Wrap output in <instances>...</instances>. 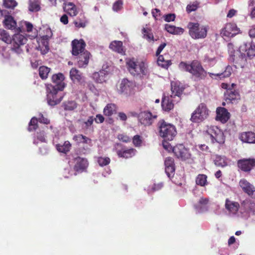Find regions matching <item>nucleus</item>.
Returning a JSON list of instances; mask_svg holds the SVG:
<instances>
[{
	"instance_id": "nucleus-1",
	"label": "nucleus",
	"mask_w": 255,
	"mask_h": 255,
	"mask_svg": "<svg viewBox=\"0 0 255 255\" xmlns=\"http://www.w3.org/2000/svg\"><path fill=\"white\" fill-rule=\"evenodd\" d=\"M179 67L181 70L189 73L194 80L197 81L204 80L207 74H209L211 78H216V77L220 79L228 77L233 71L232 67L229 65L222 73L217 74L208 73L203 68L200 61L197 60H194L190 62L182 61L179 63Z\"/></svg>"
},
{
	"instance_id": "nucleus-2",
	"label": "nucleus",
	"mask_w": 255,
	"mask_h": 255,
	"mask_svg": "<svg viewBox=\"0 0 255 255\" xmlns=\"http://www.w3.org/2000/svg\"><path fill=\"white\" fill-rule=\"evenodd\" d=\"M126 63L128 70L134 76L145 75L146 67L145 63L134 57L128 58L126 59Z\"/></svg>"
},
{
	"instance_id": "nucleus-3",
	"label": "nucleus",
	"mask_w": 255,
	"mask_h": 255,
	"mask_svg": "<svg viewBox=\"0 0 255 255\" xmlns=\"http://www.w3.org/2000/svg\"><path fill=\"white\" fill-rule=\"evenodd\" d=\"M159 135L165 140L171 141L177 134L175 127L164 120L159 121L157 124Z\"/></svg>"
},
{
	"instance_id": "nucleus-4",
	"label": "nucleus",
	"mask_w": 255,
	"mask_h": 255,
	"mask_svg": "<svg viewBox=\"0 0 255 255\" xmlns=\"http://www.w3.org/2000/svg\"><path fill=\"white\" fill-rule=\"evenodd\" d=\"M187 28L189 29V34L194 39H203L207 36V27L200 25L198 22H189Z\"/></svg>"
},
{
	"instance_id": "nucleus-5",
	"label": "nucleus",
	"mask_w": 255,
	"mask_h": 255,
	"mask_svg": "<svg viewBox=\"0 0 255 255\" xmlns=\"http://www.w3.org/2000/svg\"><path fill=\"white\" fill-rule=\"evenodd\" d=\"M59 90L55 89L52 84L47 85V100L48 105L54 106L59 104L62 100L64 95L59 92Z\"/></svg>"
},
{
	"instance_id": "nucleus-6",
	"label": "nucleus",
	"mask_w": 255,
	"mask_h": 255,
	"mask_svg": "<svg viewBox=\"0 0 255 255\" xmlns=\"http://www.w3.org/2000/svg\"><path fill=\"white\" fill-rule=\"evenodd\" d=\"M209 115V110L206 105L201 103L192 114L190 120L193 123H200L206 119Z\"/></svg>"
},
{
	"instance_id": "nucleus-7",
	"label": "nucleus",
	"mask_w": 255,
	"mask_h": 255,
	"mask_svg": "<svg viewBox=\"0 0 255 255\" xmlns=\"http://www.w3.org/2000/svg\"><path fill=\"white\" fill-rule=\"evenodd\" d=\"M134 87L135 84L134 82L125 78L122 80L117 87V90L119 94L129 96L134 94Z\"/></svg>"
},
{
	"instance_id": "nucleus-8",
	"label": "nucleus",
	"mask_w": 255,
	"mask_h": 255,
	"mask_svg": "<svg viewBox=\"0 0 255 255\" xmlns=\"http://www.w3.org/2000/svg\"><path fill=\"white\" fill-rule=\"evenodd\" d=\"M207 134L210 136L212 143L217 142L219 144H223L225 138L224 133L216 126H211L206 130Z\"/></svg>"
},
{
	"instance_id": "nucleus-9",
	"label": "nucleus",
	"mask_w": 255,
	"mask_h": 255,
	"mask_svg": "<svg viewBox=\"0 0 255 255\" xmlns=\"http://www.w3.org/2000/svg\"><path fill=\"white\" fill-rule=\"evenodd\" d=\"M27 40V38L24 35L15 34L11 39V41L9 42L11 44V50L17 54L21 53L22 52L21 46L24 45Z\"/></svg>"
},
{
	"instance_id": "nucleus-10",
	"label": "nucleus",
	"mask_w": 255,
	"mask_h": 255,
	"mask_svg": "<svg viewBox=\"0 0 255 255\" xmlns=\"http://www.w3.org/2000/svg\"><path fill=\"white\" fill-rule=\"evenodd\" d=\"M230 61L233 63L236 68H243L247 64V60L245 53L241 52L240 49L237 50L234 54H232L229 58Z\"/></svg>"
},
{
	"instance_id": "nucleus-11",
	"label": "nucleus",
	"mask_w": 255,
	"mask_h": 255,
	"mask_svg": "<svg viewBox=\"0 0 255 255\" xmlns=\"http://www.w3.org/2000/svg\"><path fill=\"white\" fill-rule=\"evenodd\" d=\"M157 117V115H153L150 112L145 111L138 114V119L141 125L144 126H149L153 124Z\"/></svg>"
},
{
	"instance_id": "nucleus-12",
	"label": "nucleus",
	"mask_w": 255,
	"mask_h": 255,
	"mask_svg": "<svg viewBox=\"0 0 255 255\" xmlns=\"http://www.w3.org/2000/svg\"><path fill=\"white\" fill-rule=\"evenodd\" d=\"M237 166L239 169L245 172H250L255 168V158H243L238 160Z\"/></svg>"
},
{
	"instance_id": "nucleus-13",
	"label": "nucleus",
	"mask_w": 255,
	"mask_h": 255,
	"mask_svg": "<svg viewBox=\"0 0 255 255\" xmlns=\"http://www.w3.org/2000/svg\"><path fill=\"white\" fill-rule=\"evenodd\" d=\"M240 30L235 23H229L225 25L221 31L222 37H232L239 33Z\"/></svg>"
},
{
	"instance_id": "nucleus-14",
	"label": "nucleus",
	"mask_w": 255,
	"mask_h": 255,
	"mask_svg": "<svg viewBox=\"0 0 255 255\" xmlns=\"http://www.w3.org/2000/svg\"><path fill=\"white\" fill-rule=\"evenodd\" d=\"M172 151L177 158L182 160L188 159L190 156L189 150L183 144L176 145L173 147Z\"/></svg>"
},
{
	"instance_id": "nucleus-15",
	"label": "nucleus",
	"mask_w": 255,
	"mask_h": 255,
	"mask_svg": "<svg viewBox=\"0 0 255 255\" xmlns=\"http://www.w3.org/2000/svg\"><path fill=\"white\" fill-rule=\"evenodd\" d=\"M71 53L73 56H76L86 51V43L82 39L80 40L74 39L72 41Z\"/></svg>"
},
{
	"instance_id": "nucleus-16",
	"label": "nucleus",
	"mask_w": 255,
	"mask_h": 255,
	"mask_svg": "<svg viewBox=\"0 0 255 255\" xmlns=\"http://www.w3.org/2000/svg\"><path fill=\"white\" fill-rule=\"evenodd\" d=\"M240 187L243 191L252 198L255 199V187L245 179H241L239 182Z\"/></svg>"
},
{
	"instance_id": "nucleus-17",
	"label": "nucleus",
	"mask_w": 255,
	"mask_h": 255,
	"mask_svg": "<svg viewBox=\"0 0 255 255\" xmlns=\"http://www.w3.org/2000/svg\"><path fill=\"white\" fill-rule=\"evenodd\" d=\"M243 53H245V56L251 59L255 56V45L252 43H245L239 48Z\"/></svg>"
},
{
	"instance_id": "nucleus-18",
	"label": "nucleus",
	"mask_w": 255,
	"mask_h": 255,
	"mask_svg": "<svg viewBox=\"0 0 255 255\" xmlns=\"http://www.w3.org/2000/svg\"><path fill=\"white\" fill-rule=\"evenodd\" d=\"M64 79L63 74L61 73L54 74L52 77V81L54 84H52V86L57 90L63 91L65 87Z\"/></svg>"
},
{
	"instance_id": "nucleus-19",
	"label": "nucleus",
	"mask_w": 255,
	"mask_h": 255,
	"mask_svg": "<svg viewBox=\"0 0 255 255\" xmlns=\"http://www.w3.org/2000/svg\"><path fill=\"white\" fill-rule=\"evenodd\" d=\"M231 86L232 88L228 89V91H226L224 93L225 100L227 103H233L236 100L240 99L239 93L234 89V87L236 86V84H232Z\"/></svg>"
},
{
	"instance_id": "nucleus-20",
	"label": "nucleus",
	"mask_w": 255,
	"mask_h": 255,
	"mask_svg": "<svg viewBox=\"0 0 255 255\" xmlns=\"http://www.w3.org/2000/svg\"><path fill=\"white\" fill-rule=\"evenodd\" d=\"M76 56H77L76 58L78 66L79 68H86L88 66L91 57V53L88 51H86Z\"/></svg>"
},
{
	"instance_id": "nucleus-21",
	"label": "nucleus",
	"mask_w": 255,
	"mask_h": 255,
	"mask_svg": "<svg viewBox=\"0 0 255 255\" xmlns=\"http://www.w3.org/2000/svg\"><path fill=\"white\" fill-rule=\"evenodd\" d=\"M74 161L76 163L74 166V169L76 172H82L85 171L89 165L88 160L85 158L78 156L74 158Z\"/></svg>"
},
{
	"instance_id": "nucleus-22",
	"label": "nucleus",
	"mask_w": 255,
	"mask_h": 255,
	"mask_svg": "<svg viewBox=\"0 0 255 255\" xmlns=\"http://www.w3.org/2000/svg\"><path fill=\"white\" fill-rule=\"evenodd\" d=\"M216 114V120L220 121L222 123H226L230 119V114L225 108H217Z\"/></svg>"
},
{
	"instance_id": "nucleus-23",
	"label": "nucleus",
	"mask_w": 255,
	"mask_h": 255,
	"mask_svg": "<svg viewBox=\"0 0 255 255\" xmlns=\"http://www.w3.org/2000/svg\"><path fill=\"white\" fill-rule=\"evenodd\" d=\"M165 171L168 177L173 175L175 172V163L174 160L171 157H168L165 158L164 161Z\"/></svg>"
},
{
	"instance_id": "nucleus-24",
	"label": "nucleus",
	"mask_w": 255,
	"mask_h": 255,
	"mask_svg": "<svg viewBox=\"0 0 255 255\" xmlns=\"http://www.w3.org/2000/svg\"><path fill=\"white\" fill-rule=\"evenodd\" d=\"M136 152V150L133 148H126L124 147L117 150L118 156L124 158H131L135 155Z\"/></svg>"
},
{
	"instance_id": "nucleus-25",
	"label": "nucleus",
	"mask_w": 255,
	"mask_h": 255,
	"mask_svg": "<svg viewBox=\"0 0 255 255\" xmlns=\"http://www.w3.org/2000/svg\"><path fill=\"white\" fill-rule=\"evenodd\" d=\"M64 11L67 13L71 16H75L79 13V9L77 6L71 2L64 3Z\"/></svg>"
},
{
	"instance_id": "nucleus-26",
	"label": "nucleus",
	"mask_w": 255,
	"mask_h": 255,
	"mask_svg": "<svg viewBox=\"0 0 255 255\" xmlns=\"http://www.w3.org/2000/svg\"><path fill=\"white\" fill-rule=\"evenodd\" d=\"M240 139L243 142L249 143H255V133L252 131L242 132Z\"/></svg>"
},
{
	"instance_id": "nucleus-27",
	"label": "nucleus",
	"mask_w": 255,
	"mask_h": 255,
	"mask_svg": "<svg viewBox=\"0 0 255 255\" xmlns=\"http://www.w3.org/2000/svg\"><path fill=\"white\" fill-rule=\"evenodd\" d=\"M171 90L172 92V94L170 96L171 98H174L176 96L179 97L182 95L184 88L180 86V83L177 82H172L171 83Z\"/></svg>"
},
{
	"instance_id": "nucleus-28",
	"label": "nucleus",
	"mask_w": 255,
	"mask_h": 255,
	"mask_svg": "<svg viewBox=\"0 0 255 255\" xmlns=\"http://www.w3.org/2000/svg\"><path fill=\"white\" fill-rule=\"evenodd\" d=\"M109 48L112 50L122 55L125 54V50L124 48L123 44L121 41L115 40L112 41L110 44Z\"/></svg>"
},
{
	"instance_id": "nucleus-29",
	"label": "nucleus",
	"mask_w": 255,
	"mask_h": 255,
	"mask_svg": "<svg viewBox=\"0 0 255 255\" xmlns=\"http://www.w3.org/2000/svg\"><path fill=\"white\" fill-rule=\"evenodd\" d=\"M225 208L232 214H236L240 208V205L237 202L231 201L229 199H226Z\"/></svg>"
},
{
	"instance_id": "nucleus-30",
	"label": "nucleus",
	"mask_w": 255,
	"mask_h": 255,
	"mask_svg": "<svg viewBox=\"0 0 255 255\" xmlns=\"http://www.w3.org/2000/svg\"><path fill=\"white\" fill-rule=\"evenodd\" d=\"M172 98L165 97L162 98L161 106L162 109L166 112H169L174 108V104L172 101Z\"/></svg>"
},
{
	"instance_id": "nucleus-31",
	"label": "nucleus",
	"mask_w": 255,
	"mask_h": 255,
	"mask_svg": "<svg viewBox=\"0 0 255 255\" xmlns=\"http://www.w3.org/2000/svg\"><path fill=\"white\" fill-rule=\"evenodd\" d=\"M3 23L5 27L9 29H14L16 26V21L9 15H5Z\"/></svg>"
},
{
	"instance_id": "nucleus-32",
	"label": "nucleus",
	"mask_w": 255,
	"mask_h": 255,
	"mask_svg": "<svg viewBox=\"0 0 255 255\" xmlns=\"http://www.w3.org/2000/svg\"><path fill=\"white\" fill-rule=\"evenodd\" d=\"M73 140L78 144L83 143L90 144L92 142L91 139L85 135L80 134L74 135Z\"/></svg>"
},
{
	"instance_id": "nucleus-33",
	"label": "nucleus",
	"mask_w": 255,
	"mask_h": 255,
	"mask_svg": "<svg viewBox=\"0 0 255 255\" xmlns=\"http://www.w3.org/2000/svg\"><path fill=\"white\" fill-rule=\"evenodd\" d=\"M70 76L74 82H81L83 79V76L80 71L76 68H73L70 71Z\"/></svg>"
},
{
	"instance_id": "nucleus-34",
	"label": "nucleus",
	"mask_w": 255,
	"mask_h": 255,
	"mask_svg": "<svg viewBox=\"0 0 255 255\" xmlns=\"http://www.w3.org/2000/svg\"><path fill=\"white\" fill-rule=\"evenodd\" d=\"M117 107L115 104H108L104 108L103 113L106 116H111L116 113Z\"/></svg>"
},
{
	"instance_id": "nucleus-35",
	"label": "nucleus",
	"mask_w": 255,
	"mask_h": 255,
	"mask_svg": "<svg viewBox=\"0 0 255 255\" xmlns=\"http://www.w3.org/2000/svg\"><path fill=\"white\" fill-rule=\"evenodd\" d=\"M165 28L167 32L173 34H181L184 31V29L181 27H176L168 24H165Z\"/></svg>"
},
{
	"instance_id": "nucleus-36",
	"label": "nucleus",
	"mask_w": 255,
	"mask_h": 255,
	"mask_svg": "<svg viewBox=\"0 0 255 255\" xmlns=\"http://www.w3.org/2000/svg\"><path fill=\"white\" fill-rule=\"evenodd\" d=\"M106 72L105 70H101L93 73V78L97 83H102L106 81Z\"/></svg>"
},
{
	"instance_id": "nucleus-37",
	"label": "nucleus",
	"mask_w": 255,
	"mask_h": 255,
	"mask_svg": "<svg viewBox=\"0 0 255 255\" xmlns=\"http://www.w3.org/2000/svg\"><path fill=\"white\" fill-rule=\"evenodd\" d=\"M207 176L204 174H198L195 179L196 184L201 187H205L208 185Z\"/></svg>"
},
{
	"instance_id": "nucleus-38",
	"label": "nucleus",
	"mask_w": 255,
	"mask_h": 255,
	"mask_svg": "<svg viewBox=\"0 0 255 255\" xmlns=\"http://www.w3.org/2000/svg\"><path fill=\"white\" fill-rule=\"evenodd\" d=\"M28 10L37 12L40 10V1L39 0H28Z\"/></svg>"
},
{
	"instance_id": "nucleus-39",
	"label": "nucleus",
	"mask_w": 255,
	"mask_h": 255,
	"mask_svg": "<svg viewBox=\"0 0 255 255\" xmlns=\"http://www.w3.org/2000/svg\"><path fill=\"white\" fill-rule=\"evenodd\" d=\"M87 20L83 14H80V16L74 21V24L77 28H84L87 24Z\"/></svg>"
},
{
	"instance_id": "nucleus-40",
	"label": "nucleus",
	"mask_w": 255,
	"mask_h": 255,
	"mask_svg": "<svg viewBox=\"0 0 255 255\" xmlns=\"http://www.w3.org/2000/svg\"><path fill=\"white\" fill-rule=\"evenodd\" d=\"M71 147V144L69 141H65L63 145L57 144L56 145L57 150L60 152L64 153H67L70 151Z\"/></svg>"
},
{
	"instance_id": "nucleus-41",
	"label": "nucleus",
	"mask_w": 255,
	"mask_h": 255,
	"mask_svg": "<svg viewBox=\"0 0 255 255\" xmlns=\"http://www.w3.org/2000/svg\"><path fill=\"white\" fill-rule=\"evenodd\" d=\"M51 69L47 66H41L39 68V75L42 80H45L48 78Z\"/></svg>"
},
{
	"instance_id": "nucleus-42",
	"label": "nucleus",
	"mask_w": 255,
	"mask_h": 255,
	"mask_svg": "<svg viewBox=\"0 0 255 255\" xmlns=\"http://www.w3.org/2000/svg\"><path fill=\"white\" fill-rule=\"evenodd\" d=\"M157 62L158 65L163 68H167L171 64L170 60L165 59L162 55H159Z\"/></svg>"
},
{
	"instance_id": "nucleus-43",
	"label": "nucleus",
	"mask_w": 255,
	"mask_h": 255,
	"mask_svg": "<svg viewBox=\"0 0 255 255\" xmlns=\"http://www.w3.org/2000/svg\"><path fill=\"white\" fill-rule=\"evenodd\" d=\"M63 106L65 110L72 111L77 108V104L75 101H70L64 102Z\"/></svg>"
},
{
	"instance_id": "nucleus-44",
	"label": "nucleus",
	"mask_w": 255,
	"mask_h": 255,
	"mask_svg": "<svg viewBox=\"0 0 255 255\" xmlns=\"http://www.w3.org/2000/svg\"><path fill=\"white\" fill-rule=\"evenodd\" d=\"M38 120L37 118L36 117L32 118L28 124V130L29 131L35 130L38 127Z\"/></svg>"
},
{
	"instance_id": "nucleus-45",
	"label": "nucleus",
	"mask_w": 255,
	"mask_h": 255,
	"mask_svg": "<svg viewBox=\"0 0 255 255\" xmlns=\"http://www.w3.org/2000/svg\"><path fill=\"white\" fill-rule=\"evenodd\" d=\"M0 39L7 43L11 41L9 35L5 30L2 29H0Z\"/></svg>"
},
{
	"instance_id": "nucleus-46",
	"label": "nucleus",
	"mask_w": 255,
	"mask_h": 255,
	"mask_svg": "<svg viewBox=\"0 0 255 255\" xmlns=\"http://www.w3.org/2000/svg\"><path fill=\"white\" fill-rule=\"evenodd\" d=\"M216 59V54L212 50H210L204 56V61L206 62H211Z\"/></svg>"
},
{
	"instance_id": "nucleus-47",
	"label": "nucleus",
	"mask_w": 255,
	"mask_h": 255,
	"mask_svg": "<svg viewBox=\"0 0 255 255\" xmlns=\"http://www.w3.org/2000/svg\"><path fill=\"white\" fill-rule=\"evenodd\" d=\"M214 162L216 166L220 167H225L227 165L225 158L221 156H217Z\"/></svg>"
},
{
	"instance_id": "nucleus-48",
	"label": "nucleus",
	"mask_w": 255,
	"mask_h": 255,
	"mask_svg": "<svg viewBox=\"0 0 255 255\" xmlns=\"http://www.w3.org/2000/svg\"><path fill=\"white\" fill-rule=\"evenodd\" d=\"M3 4L6 8L14 9L17 6V2L15 0H3Z\"/></svg>"
},
{
	"instance_id": "nucleus-49",
	"label": "nucleus",
	"mask_w": 255,
	"mask_h": 255,
	"mask_svg": "<svg viewBox=\"0 0 255 255\" xmlns=\"http://www.w3.org/2000/svg\"><path fill=\"white\" fill-rule=\"evenodd\" d=\"M97 161L100 166H104L108 165L110 163L111 159L108 157H99Z\"/></svg>"
},
{
	"instance_id": "nucleus-50",
	"label": "nucleus",
	"mask_w": 255,
	"mask_h": 255,
	"mask_svg": "<svg viewBox=\"0 0 255 255\" xmlns=\"http://www.w3.org/2000/svg\"><path fill=\"white\" fill-rule=\"evenodd\" d=\"M132 143L135 147H140L142 143V138L139 135H135L132 138Z\"/></svg>"
},
{
	"instance_id": "nucleus-51",
	"label": "nucleus",
	"mask_w": 255,
	"mask_h": 255,
	"mask_svg": "<svg viewBox=\"0 0 255 255\" xmlns=\"http://www.w3.org/2000/svg\"><path fill=\"white\" fill-rule=\"evenodd\" d=\"M142 30L144 38L146 39L149 42L151 41H154L152 33L149 32L148 30L145 28H143Z\"/></svg>"
},
{
	"instance_id": "nucleus-52",
	"label": "nucleus",
	"mask_w": 255,
	"mask_h": 255,
	"mask_svg": "<svg viewBox=\"0 0 255 255\" xmlns=\"http://www.w3.org/2000/svg\"><path fill=\"white\" fill-rule=\"evenodd\" d=\"M199 6V3L197 2H194L190 3L186 7V11L189 13L192 11H195Z\"/></svg>"
},
{
	"instance_id": "nucleus-53",
	"label": "nucleus",
	"mask_w": 255,
	"mask_h": 255,
	"mask_svg": "<svg viewBox=\"0 0 255 255\" xmlns=\"http://www.w3.org/2000/svg\"><path fill=\"white\" fill-rule=\"evenodd\" d=\"M123 2L122 0H118L115 2L113 5V10L118 11L123 8Z\"/></svg>"
},
{
	"instance_id": "nucleus-54",
	"label": "nucleus",
	"mask_w": 255,
	"mask_h": 255,
	"mask_svg": "<svg viewBox=\"0 0 255 255\" xmlns=\"http://www.w3.org/2000/svg\"><path fill=\"white\" fill-rule=\"evenodd\" d=\"M46 32L45 35H43L42 36V39L45 40H49L52 36L53 33L51 29L50 28H46L45 30Z\"/></svg>"
},
{
	"instance_id": "nucleus-55",
	"label": "nucleus",
	"mask_w": 255,
	"mask_h": 255,
	"mask_svg": "<svg viewBox=\"0 0 255 255\" xmlns=\"http://www.w3.org/2000/svg\"><path fill=\"white\" fill-rule=\"evenodd\" d=\"M39 116V117L38 119V120L40 123L44 124L45 125H48L50 124V120L47 118L44 117L43 114L40 113Z\"/></svg>"
},
{
	"instance_id": "nucleus-56",
	"label": "nucleus",
	"mask_w": 255,
	"mask_h": 255,
	"mask_svg": "<svg viewBox=\"0 0 255 255\" xmlns=\"http://www.w3.org/2000/svg\"><path fill=\"white\" fill-rule=\"evenodd\" d=\"M94 118L93 116H90L88 118V120L84 122L85 125L84 128L88 129L93 124Z\"/></svg>"
},
{
	"instance_id": "nucleus-57",
	"label": "nucleus",
	"mask_w": 255,
	"mask_h": 255,
	"mask_svg": "<svg viewBox=\"0 0 255 255\" xmlns=\"http://www.w3.org/2000/svg\"><path fill=\"white\" fill-rule=\"evenodd\" d=\"M118 138L124 142H128L130 141V138L128 136L125 134H120L118 135Z\"/></svg>"
},
{
	"instance_id": "nucleus-58",
	"label": "nucleus",
	"mask_w": 255,
	"mask_h": 255,
	"mask_svg": "<svg viewBox=\"0 0 255 255\" xmlns=\"http://www.w3.org/2000/svg\"><path fill=\"white\" fill-rule=\"evenodd\" d=\"M164 20L167 22L174 21L175 18V15L173 13H169L164 16Z\"/></svg>"
},
{
	"instance_id": "nucleus-59",
	"label": "nucleus",
	"mask_w": 255,
	"mask_h": 255,
	"mask_svg": "<svg viewBox=\"0 0 255 255\" xmlns=\"http://www.w3.org/2000/svg\"><path fill=\"white\" fill-rule=\"evenodd\" d=\"M37 139L41 142H45V133L43 131L37 133Z\"/></svg>"
},
{
	"instance_id": "nucleus-60",
	"label": "nucleus",
	"mask_w": 255,
	"mask_h": 255,
	"mask_svg": "<svg viewBox=\"0 0 255 255\" xmlns=\"http://www.w3.org/2000/svg\"><path fill=\"white\" fill-rule=\"evenodd\" d=\"M227 48L228 52L230 54V56L232 54H234L236 52V51L234 49V46L233 43H229L227 45Z\"/></svg>"
},
{
	"instance_id": "nucleus-61",
	"label": "nucleus",
	"mask_w": 255,
	"mask_h": 255,
	"mask_svg": "<svg viewBox=\"0 0 255 255\" xmlns=\"http://www.w3.org/2000/svg\"><path fill=\"white\" fill-rule=\"evenodd\" d=\"M96 122V123H102L104 122L105 118L101 114H98L96 115V118H94V121Z\"/></svg>"
},
{
	"instance_id": "nucleus-62",
	"label": "nucleus",
	"mask_w": 255,
	"mask_h": 255,
	"mask_svg": "<svg viewBox=\"0 0 255 255\" xmlns=\"http://www.w3.org/2000/svg\"><path fill=\"white\" fill-rule=\"evenodd\" d=\"M152 14L155 19H158V16H160V10L159 9L155 8L152 10Z\"/></svg>"
},
{
	"instance_id": "nucleus-63",
	"label": "nucleus",
	"mask_w": 255,
	"mask_h": 255,
	"mask_svg": "<svg viewBox=\"0 0 255 255\" xmlns=\"http://www.w3.org/2000/svg\"><path fill=\"white\" fill-rule=\"evenodd\" d=\"M166 43H163L161 44L159 47H158L156 52V55L158 56L160 53L161 52L162 50L164 49V48L166 46Z\"/></svg>"
},
{
	"instance_id": "nucleus-64",
	"label": "nucleus",
	"mask_w": 255,
	"mask_h": 255,
	"mask_svg": "<svg viewBox=\"0 0 255 255\" xmlns=\"http://www.w3.org/2000/svg\"><path fill=\"white\" fill-rule=\"evenodd\" d=\"M249 34L251 37L255 38V25H253L249 30Z\"/></svg>"
}]
</instances>
